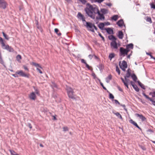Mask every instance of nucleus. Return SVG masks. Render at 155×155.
Returning a JSON list of instances; mask_svg holds the SVG:
<instances>
[{"label": "nucleus", "mask_w": 155, "mask_h": 155, "mask_svg": "<svg viewBox=\"0 0 155 155\" xmlns=\"http://www.w3.org/2000/svg\"><path fill=\"white\" fill-rule=\"evenodd\" d=\"M99 81H100V84L101 85L102 87H104V85L103 84L101 81L100 80H99Z\"/></svg>", "instance_id": "56"}, {"label": "nucleus", "mask_w": 155, "mask_h": 155, "mask_svg": "<svg viewBox=\"0 0 155 155\" xmlns=\"http://www.w3.org/2000/svg\"><path fill=\"white\" fill-rule=\"evenodd\" d=\"M10 151L11 154L12 155H18V154H17L16 153L14 150H10Z\"/></svg>", "instance_id": "37"}, {"label": "nucleus", "mask_w": 155, "mask_h": 155, "mask_svg": "<svg viewBox=\"0 0 155 155\" xmlns=\"http://www.w3.org/2000/svg\"><path fill=\"white\" fill-rule=\"evenodd\" d=\"M23 67L25 70H26L28 71H29V69L26 66L24 65L23 66Z\"/></svg>", "instance_id": "44"}, {"label": "nucleus", "mask_w": 155, "mask_h": 155, "mask_svg": "<svg viewBox=\"0 0 155 155\" xmlns=\"http://www.w3.org/2000/svg\"><path fill=\"white\" fill-rule=\"evenodd\" d=\"M107 92H109V98H110L111 99H114V97L113 95L112 94L110 93L108 91H107Z\"/></svg>", "instance_id": "39"}, {"label": "nucleus", "mask_w": 155, "mask_h": 155, "mask_svg": "<svg viewBox=\"0 0 155 155\" xmlns=\"http://www.w3.org/2000/svg\"><path fill=\"white\" fill-rule=\"evenodd\" d=\"M126 47L127 49H132L133 48V45L132 44H128L126 46Z\"/></svg>", "instance_id": "26"}, {"label": "nucleus", "mask_w": 155, "mask_h": 155, "mask_svg": "<svg viewBox=\"0 0 155 155\" xmlns=\"http://www.w3.org/2000/svg\"><path fill=\"white\" fill-rule=\"evenodd\" d=\"M143 95L147 99H149L150 101H152V99L146 95L144 93H143Z\"/></svg>", "instance_id": "36"}, {"label": "nucleus", "mask_w": 155, "mask_h": 155, "mask_svg": "<svg viewBox=\"0 0 155 155\" xmlns=\"http://www.w3.org/2000/svg\"><path fill=\"white\" fill-rule=\"evenodd\" d=\"M150 5L152 8L155 9V5H154L153 3H151Z\"/></svg>", "instance_id": "46"}, {"label": "nucleus", "mask_w": 155, "mask_h": 155, "mask_svg": "<svg viewBox=\"0 0 155 155\" xmlns=\"http://www.w3.org/2000/svg\"><path fill=\"white\" fill-rule=\"evenodd\" d=\"M118 18V15H115L112 16L111 18V19L112 20H114L115 21H116L117 20Z\"/></svg>", "instance_id": "28"}, {"label": "nucleus", "mask_w": 155, "mask_h": 155, "mask_svg": "<svg viewBox=\"0 0 155 155\" xmlns=\"http://www.w3.org/2000/svg\"><path fill=\"white\" fill-rule=\"evenodd\" d=\"M130 75L131 73L130 71H129V69L127 71L126 75L124 77L126 78H129L130 76Z\"/></svg>", "instance_id": "27"}, {"label": "nucleus", "mask_w": 155, "mask_h": 155, "mask_svg": "<svg viewBox=\"0 0 155 155\" xmlns=\"http://www.w3.org/2000/svg\"><path fill=\"white\" fill-rule=\"evenodd\" d=\"M107 33L109 34H114L113 30L110 28H107L105 29Z\"/></svg>", "instance_id": "18"}, {"label": "nucleus", "mask_w": 155, "mask_h": 155, "mask_svg": "<svg viewBox=\"0 0 155 155\" xmlns=\"http://www.w3.org/2000/svg\"><path fill=\"white\" fill-rule=\"evenodd\" d=\"M18 74H17V73H16V72L15 74H13L12 75L15 77H18Z\"/></svg>", "instance_id": "50"}, {"label": "nucleus", "mask_w": 155, "mask_h": 155, "mask_svg": "<svg viewBox=\"0 0 155 155\" xmlns=\"http://www.w3.org/2000/svg\"><path fill=\"white\" fill-rule=\"evenodd\" d=\"M123 34L122 31H119L118 37L120 39H122L123 37Z\"/></svg>", "instance_id": "19"}, {"label": "nucleus", "mask_w": 155, "mask_h": 155, "mask_svg": "<svg viewBox=\"0 0 155 155\" xmlns=\"http://www.w3.org/2000/svg\"><path fill=\"white\" fill-rule=\"evenodd\" d=\"M139 84L140 85V86L141 87V88H142L143 89H145L144 85L143 84H142L141 83L139 82Z\"/></svg>", "instance_id": "40"}, {"label": "nucleus", "mask_w": 155, "mask_h": 155, "mask_svg": "<svg viewBox=\"0 0 155 155\" xmlns=\"http://www.w3.org/2000/svg\"><path fill=\"white\" fill-rule=\"evenodd\" d=\"M8 4L4 0H0V8L5 9L8 6Z\"/></svg>", "instance_id": "6"}, {"label": "nucleus", "mask_w": 155, "mask_h": 155, "mask_svg": "<svg viewBox=\"0 0 155 155\" xmlns=\"http://www.w3.org/2000/svg\"><path fill=\"white\" fill-rule=\"evenodd\" d=\"M147 21H149L150 23L152 22L151 19L150 18H148L147 19Z\"/></svg>", "instance_id": "49"}, {"label": "nucleus", "mask_w": 155, "mask_h": 155, "mask_svg": "<svg viewBox=\"0 0 155 155\" xmlns=\"http://www.w3.org/2000/svg\"><path fill=\"white\" fill-rule=\"evenodd\" d=\"M130 82L131 85L133 87L135 90L137 92H138L139 91V90L137 85L133 84V82L132 81H130Z\"/></svg>", "instance_id": "16"}, {"label": "nucleus", "mask_w": 155, "mask_h": 155, "mask_svg": "<svg viewBox=\"0 0 155 155\" xmlns=\"http://www.w3.org/2000/svg\"><path fill=\"white\" fill-rule=\"evenodd\" d=\"M63 129L64 131H66L68 130V128L67 127H63Z\"/></svg>", "instance_id": "47"}, {"label": "nucleus", "mask_w": 155, "mask_h": 155, "mask_svg": "<svg viewBox=\"0 0 155 155\" xmlns=\"http://www.w3.org/2000/svg\"><path fill=\"white\" fill-rule=\"evenodd\" d=\"M114 114L116 115L117 117H118L119 118H120L122 120L123 119V118L121 115L119 113L117 112L116 113H114Z\"/></svg>", "instance_id": "31"}, {"label": "nucleus", "mask_w": 155, "mask_h": 155, "mask_svg": "<svg viewBox=\"0 0 155 155\" xmlns=\"http://www.w3.org/2000/svg\"><path fill=\"white\" fill-rule=\"evenodd\" d=\"M80 2H81L83 4H85L87 2L86 0H79Z\"/></svg>", "instance_id": "42"}, {"label": "nucleus", "mask_w": 155, "mask_h": 155, "mask_svg": "<svg viewBox=\"0 0 155 155\" xmlns=\"http://www.w3.org/2000/svg\"><path fill=\"white\" fill-rule=\"evenodd\" d=\"M117 24L119 26V27H122L124 25V22L123 20L120 19L117 22Z\"/></svg>", "instance_id": "17"}, {"label": "nucleus", "mask_w": 155, "mask_h": 155, "mask_svg": "<svg viewBox=\"0 0 155 155\" xmlns=\"http://www.w3.org/2000/svg\"><path fill=\"white\" fill-rule=\"evenodd\" d=\"M67 93L73 91L72 88L69 87H67Z\"/></svg>", "instance_id": "32"}, {"label": "nucleus", "mask_w": 155, "mask_h": 155, "mask_svg": "<svg viewBox=\"0 0 155 155\" xmlns=\"http://www.w3.org/2000/svg\"><path fill=\"white\" fill-rule=\"evenodd\" d=\"M16 59L18 62H20V60L22 59L21 56L20 54H18L16 57Z\"/></svg>", "instance_id": "24"}, {"label": "nucleus", "mask_w": 155, "mask_h": 155, "mask_svg": "<svg viewBox=\"0 0 155 155\" xmlns=\"http://www.w3.org/2000/svg\"><path fill=\"white\" fill-rule=\"evenodd\" d=\"M53 87H54L57 88V85L54 83H52V85Z\"/></svg>", "instance_id": "48"}, {"label": "nucleus", "mask_w": 155, "mask_h": 155, "mask_svg": "<svg viewBox=\"0 0 155 155\" xmlns=\"http://www.w3.org/2000/svg\"><path fill=\"white\" fill-rule=\"evenodd\" d=\"M93 55H91V54H90V55H88V57L90 59H92V58H93Z\"/></svg>", "instance_id": "54"}, {"label": "nucleus", "mask_w": 155, "mask_h": 155, "mask_svg": "<svg viewBox=\"0 0 155 155\" xmlns=\"http://www.w3.org/2000/svg\"><path fill=\"white\" fill-rule=\"evenodd\" d=\"M150 94L151 95L152 97L155 99V91L152 93H150Z\"/></svg>", "instance_id": "41"}, {"label": "nucleus", "mask_w": 155, "mask_h": 155, "mask_svg": "<svg viewBox=\"0 0 155 155\" xmlns=\"http://www.w3.org/2000/svg\"><path fill=\"white\" fill-rule=\"evenodd\" d=\"M94 57H95V58H96V59H98V57L96 55H94Z\"/></svg>", "instance_id": "62"}, {"label": "nucleus", "mask_w": 155, "mask_h": 155, "mask_svg": "<svg viewBox=\"0 0 155 155\" xmlns=\"http://www.w3.org/2000/svg\"><path fill=\"white\" fill-rule=\"evenodd\" d=\"M120 51L121 55H123L124 56L125 55H127V51L126 49H124L123 47H120Z\"/></svg>", "instance_id": "10"}, {"label": "nucleus", "mask_w": 155, "mask_h": 155, "mask_svg": "<svg viewBox=\"0 0 155 155\" xmlns=\"http://www.w3.org/2000/svg\"><path fill=\"white\" fill-rule=\"evenodd\" d=\"M101 37V38H102V40L104 41H105V39H104V38L102 35L101 34V33H99V34H98Z\"/></svg>", "instance_id": "45"}, {"label": "nucleus", "mask_w": 155, "mask_h": 155, "mask_svg": "<svg viewBox=\"0 0 155 155\" xmlns=\"http://www.w3.org/2000/svg\"><path fill=\"white\" fill-rule=\"evenodd\" d=\"M126 50L127 51V53H128V52L130 51V48H126Z\"/></svg>", "instance_id": "57"}, {"label": "nucleus", "mask_w": 155, "mask_h": 155, "mask_svg": "<svg viewBox=\"0 0 155 155\" xmlns=\"http://www.w3.org/2000/svg\"><path fill=\"white\" fill-rule=\"evenodd\" d=\"M104 25L103 23H100L98 25L99 28H102L104 27Z\"/></svg>", "instance_id": "34"}, {"label": "nucleus", "mask_w": 155, "mask_h": 155, "mask_svg": "<svg viewBox=\"0 0 155 155\" xmlns=\"http://www.w3.org/2000/svg\"><path fill=\"white\" fill-rule=\"evenodd\" d=\"M0 43L2 45V47H4V46H5V44L4 43V42L2 38L0 37Z\"/></svg>", "instance_id": "29"}, {"label": "nucleus", "mask_w": 155, "mask_h": 155, "mask_svg": "<svg viewBox=\"0 0 155 155\" xmlns=\"http://www.w3.org/2000/svg\"><path fill=\"white\" fill-rule=\"evenodd\" d=\"M2 34L5 39L7 40H9V38L6 34L4 32H2Z\"/></svg>", "instance_id": "33"}, {"label": "nucleus", "mask_w": 155, "mask_h": 155, "mask_svg": "<svg viewBox=\"0 0 155 155\" xmlns=\"http://www.w3.org/2000/svg\"><path fill=\"white\" fill-rule=\"evenodd\" d=\"M108 38L109 40H112V41H116L117 40V38L113 35L109 36Z\"/></svg>", "instance_id": "21"}, {"label": "nucleus", "mask_w": 155, "mask_h": 155, "mask_svg": "<svg viewBox=\"0 0 155 155\" xmlns=\"http://www.w3.org/2000/svg\"><path fill=\"white\" fill-rule=\"evenodd\" d=\"M114 101L116 104H120V103L117 100H114Z\"/></svg>", "instance_id": "55"}, {"label": "nucleus", "mask_w": 155, "mask_h": 155, "mask_svg": "<svg viewBox=\"0 0 155 155\" xmlns=\"http://www.w3.org/2000/svg\"><path fill=\"white\" fill-rule=\"evenodd\" d=\"M54 31L55 33L58 34V33L59 31V30L58 29L56 28L54 29Z\"/></svg>", "instance_id": "53"}, {"label": "nucleus", "mask_w": 155, "mask_h": 155, "mask_svg": "<svg viewBox=\"0 0 155 155\" xmlns=\"http://www.w3.org/2000/svg\"><path fill=\"white\" fill-rule=\"evenodd\" d=\"M131 76L133 80L134 81H136L137 79V78L136 75L135 74H133L131 75Z\"/></svg>", "instance_id": "30"}, {"label": "nucleus", "mask_w": 155, "mask_h": 155, "mask_svg": "<svg viewBox=\"0 0 155 155\" xmlns=\"http://www.w3.org/2000/svg\"><path fill=\"white\" fill-rule=\"evenodd\" d=\"M135 115L137 117H139L140 119H141L142 121H144L146 119V117L143 116L142 114H136Z\"/></svg>", "instance_id": "13"}, {"label": "nucleus", "mask_w": 155, "mask_h": 155, "mask_svg": "<svg viewBox=\"0 0 155 155\" xmlns=\"http://www.w3.org/2000/svg\"><path fill=\"white\" fill-rule=\"evenodd\" d=\"M116 71L119 74H120V71L117 66L116 67Z\"/></svg>", "instance_id": "43"}, {"label": "nucleus", "mask_w": 155, "mask_h": 155, "mask_svg": "<svg viewBox=\"0 0 155 155\" xmlns=\"http://www.w3.org/2000/svg\"><path fill=\"white\" fill-rule=\"evenodd\" d=\"M78 18L82 20L83 22L84 21L86 22V21L85 20V17L82 15L80 12H78V14L77 15Z\"/></svg>", "instance_id": "12"}, {"label": "nucleus", "mask_w": 155, "mask_h": 155, "mask_svg": "<svg viewBox=\"0 0 155 155\" xmlns=\"http://www.w3.org/2000/svg\"><path fill=\"white\" fill-rule=\"evenodd\" d=\"M118 89H119V91H122V90L120 87H118Z\"/></svg>", "instance_id": "60"}, {"label": "nucleus", "mask_w": 155, "mask_h": 155, "mask_svg": "<svg viewBox=\"0 0 155 155\" xmlns=\"http://www.w3.org/2000/svg\"><path fill=\"white\" fill-rule=\"evenodd\" d=\"M101 12L102 13V14H105L108 12V10L105 9H102L101 10Z\"/></svg>", "instance_id": "25"}, {"label": "nucleus", "mask_w": 155, "mask_h": 155, "mask_svg": "<svg viewBox=\"0 0 155 155\" xmlns=\"http://www.w3.org/2000/svg\"><path fill=\"white\" fill-rule=\"evenodd\" d=\"M111 48L112 49H117L119 46L116 42V41H112L110 43Z\"/></svg>", "instance_id": "5"}, {"label": "nucleus", "mask_w": 155, "mask_h": 155, "mask_svg": "<svg viewBox=\"0 0 155 155\" xmlns=\"http://www.w3.org/2000/svg\"><path fill=\"white\" fill-rule=\"evenodd\" d=\"M119 65L120 68L124 71H125L126 68L127 67V63L125 61H123L122 63L120 61L119 62Z\"/></svg>", "instance_id": "4"}, {"label": "nucleus", "mask_w": 155, "mask_h": 155, "mask_svg": "<svg viewBox=\"0 0 155 155\" xmlns=\"http://www.w3.org/2000/svg\"><path fill=\"white\" fill-rule=\"evenodd\" d=\"M112 76L111 75H109L106 78V81L107 83L109 82V81L111 79Z\"/></svg>", "instance_id": "23"}, {"label": "nucleus", "mask_w": 155, "mask_h": 155, "mask_svg": "<svg viewBox=\"0 0 155 155\" xmlns=\"http://www.w3.org/2000/svg\"><path fill=\"white\" fill-rule=\"evenodd\" d=\"M3 47H4V48H3V49L7 50L9 52H13L14 51L13 48H12L11 46H10L8 45H5V46H4Z\"/></svg>", "instance_id": "11"}, {"label": "nucleus", "mask_w": 155, "mask_h": 155, "mask_svg": "<svg viewBox=\"0 0 155 155\" xmlns=\"http://www.w3.org/2000/svg\"><path fill=\"white\" fill-rule=\"evenodd\" d=\"M115 56V54L114 53H111L109 55V58L111 60L112 59L114 58Z\"/></svg>", "instance_id": "22"}, {"label": "nucleus", "mask_w": 155, "mask_h": 155, "mask_svg": "<svg viewBox=\"0 0 155 155\" xmlns=\"http://www.w3.org/2000/svg\"><path fill=\"white\" fill-rule=\"evenodd\" d=\"M129 122L131 124H133L134 126H135V127H137L138 128L140 129L141 128L139 127L138 126L137 123L134 121L133 120L131 119H130L129 121Z\"/></svg>", "instance_id": "14"}, {"label": "nucleus", "mask_w": 155, "mask_h": 155, "mask_svg": "<svg viewBox=\"0 0 155 155\" xmlns=\"http://www.w3.org/2000/svg\"><path fill=\"white\" fill-rule=\"evenodd\" d=\"M110 24V23L108 22H107L106 23V25H109Z\"/></svg>", "instance_id": "64"}, {"label": "nucleus", "mask_w": 155, "mask_h": 155, "mask_svg": "<svg viewBox=\"0 0 155 155\" xmlns=\"http://www.w3.org/2000/svg\"><path fill=\"white\" fill-rule=\"evenodd\" d=\"M35 93L33 92L29 94L28 97L30 99L34 101L37 98L35 94L39 96L40 95L39 91L37 89H35Z\"/></svg>", "instance_id": "2"}, {"label": "nucleus", "mask_w": 155, "mask_h": 155, "mask_svg": "<svg viewBox=\"0 0 155 155\" xmlns=\"http://www.w3.org/2000/svg\"><path fill=\"white\" fill-rule=\"evenodd\" d=\"M81 61L82 63L85 64L86 67L89 70H91V67L89 66L86 62L85 61L84 59H81Z\"/></svg>", "instance_id": "15"}, {"label": "nucleus", "mask_w": 155, "mask_h": 155, "mask_svg": "<svg viewBox=\"0 0 155 155\" xmlns=\"http://www.w3.org/2000/svg\"><path fill=\"white\" fill-rule=\"evenodd\" d=\"M152 102V104L154 105H155V101H153L152 100V101H151Z\"/></svg>", "instance_id": "59"}, {"label": "nucleus", "mask_w": 155, "mask_h": 155, "mask_svg": "<svg viewBox=\"0 0 155 155\" xmlns=\"http://www.w3.org/2000/svg\"><path fill=\"white\" fill-rule=\"evenodd\" d=\"M87 6L85 9L86 13L92 18L94 19L95 18V15L97 14L99 17H96V19H99L101 20H104L105 17L104 15L101 14L100 12L97 7L96 6H93L89 3L87 4Z\"/></svg>", "instance_id": "1"}, {"label": "nucleus", "mask_w": 155, "mask_h": 155, "mask_svg": "<svg viewBox=\"0 0 155 155\" xmlns=\"http://www.w3.org/2000/svg\"><path fill=\"white\" fill-rule=\"evenodd\" d=\"M85 26L89 30L93 32H94V28L96 30L97 29V27L94 24L90 22H86V25Z\"/></svg>", "instance_id": "3"}, {"label": "nucleus", "mask_w": 155, "mask_h": 155, "mask_svg": "<svg viewBox=\"0 0 155 155\" xmlns=\"http://www.w3.org/2000/svg\"><path fill=\"white\" fill-rule=\"evenodd\" d=\"M128 78H126L124 77L125 80L122 78H121V79L122 80V82L124 83V85L127 87V88L128 87V83L130 81V80L127 79Z\"/></svg>", "instance_id": "9"}, {"label": "nucleus", "mask_w": 155, "mask_h": 155, "mask_svg": "<svg viewBox=\"0 0 155 155\" xmlns=\"http://www.w3.org/2000/svg\"><path fill=\"white\" fill-rule=\"evenodd\" d=\"M104 0H96V2L101 3V2H103Z\"/></svg>", "instance_id": "52"}, {"label": "nucleus", "mask_w": 155, "mask_h": 155, "mask_svg": "<svg viewBox=\"0 0 155 155\" xmlns=\"http://www.w3.org/2000/svg\"><path fill=\"white\" fill-rule=\"evenodd\" d=\"M40 147H43V145L42 144H40Z\"/></svg>", "instance_id": "63"}, {"label": "nucleus", "mask_w": 155, "mask_h": 155, "mask_svg": "<svg viewBox=\"0 0 155 155\" xmlns=\"http://www.w3.org/2000/svg\"><path fill=\"white\" fill-rule=\"evenodd\" d=\"M150 57L151 58H152L154 59V58H155L151 54L150 55Z\"/></svg>", "instance_id": "58"}, {"label": "nucleus", "mask_w": 155, "mask_h": 155, "mask_svg": "<svg viewBox=\"0 0 155 155\" xmlns=\"http://www.w3.org/2000/svg\"><path fill=\"white\" fill-rule=\"evenodd\" d=\"M139 146L143 150H145L146 149L145 146L139 145Z\"/></svg>", "instance_id": "38"}, {"label": "nucleus", "mask_w": 155, "mask_h": 155, "mask_svg": "<svg viewBox=\"0 0 155 155\" xmlns=\"http://www.w3.org/2000/svg\"><path fill=\"white\" fill-rule=\"evenodd\" d=\"M16 73L18 74V75H19L20 76L22 77L27 78H29V74H26L24 73L23 71L22 70L18 71H16Z\"/></svg>", "instance_id": "7"}, {"label": "nucleus", "mask_w": 155, "mask_h": 155, "mask_svg": "<svg viewBox=\"0 0 155 155\" xmlns=\"http://www.w3.org/2000/svg\"><path fill=\"white\" fill-rule=\"evenodd\" d=\"M143 95L147 99H149L150 101H152V99L146 95L144 93H143Z\"/></svg>", "instance_id": "35"}, {"label": "nucleus", "mask_w": 155, "mask_h": 155, "mask_svg": "<svg viewBox=\"0 0 155 155\" xmlns=\"http://www.w3.org/2000/svg\"><path fill=\"white\" fill-rule=\"evenodd\" d=\"M74 91L67 93L68 97L71 99H74V97L73 95Z\"/></svg>", "instance_id": "20"}, {"label": "nucleus", "mask_w": 155, "mask_h": 155, "mask_svg": "<svg viewBox=\"0 0 155 155\" xmlns=\"http://www.w3.org/2000/svg\"><path fill=\"white\" fill-rule=\"evenodd\" d=\"M28 127L30 129H31L32 128V126L31 124L30 123H29L28 124Z\"/></svg>", "instance_id": "51"}, {"label": "nucleus", "mask_w": 155, "mask_h": 155, "mask_svg": "<svg viewBox=\"0 0 155 155\" xmlns=\"http://www.w3.org/2000/svg\"><path fill=\"white\" fill-rule=\"evenodd\" d=\"M146 54L147 55H149L150 56V55H151V53H147Z\"/></svg>", "instance_id": "61"}, {"label": "nucleus", "mask_w": 155, "mask_h": 155, "mask_svg": "<svg viewBox=\"0 0 155 155\" xmlns=\"http://www.w3.org/2000/svg\"><path fill=\"white\" fill-rule=\"evenodd\" d=\"M32 64L37 68V70L41 74L42 73V71L39 68H42L41 66L39 65V64L33 62L32 63Z\"/></svg>", "instance_id": "8"}]
</instances>
